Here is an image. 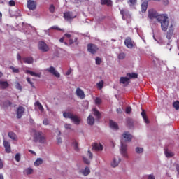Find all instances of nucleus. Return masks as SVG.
I'll use <instances>...</instances> for the list:
<instances>
[{
	"mask_svg": "<svg viewBox=\"0 0 179 179\" xmlns=\"http://www.w3.org/2000/svg\"><path fill=\"white\" fill-rule=\"evenodd\" d=\"M148 17L150 20L156 19L157 22L160 24L162 30L163 31H167L169 28V17L166 14L159 15L157 11L154 9H150L148 11Z\"/></svg>",
	"mask_w": 179,
	"mask_h": 179,
	"instance_id": "1",
	"label": "nucleus"
},
{
	"mask_svg": "<svg viewBox=\"0 0 179 179\" xmlns=\"http://www.w3.org/2000/svg\"><path fill=\"white\" fill-rule=\"evenodd\" d=\"M63 115L64 118L71 119V122L76 125H79L80 124V118L73 113L64 112Z\"/></svg>",
	"mask_w": 179,
	"mask_h": 179,
	"instance_id": "2",
	"label": "nucleus"
},
{
	"mask_svg": "<svg viewBox=\"0 0 179 179\" xmlns=\"http://www.w3.org/2000/svg\"><path fill=\"white\" fill-rule=\"evenodd\" d=\"M34 141L39 142L41 143H45V137L43 135V133L42 131H38L35 134V136H34Z\"/></svg>",
	"mask_w": 179,
	"mask_h": 179,
	"instance_id": "3",
	"label": "nucleus"
},
{
	"mask_svg": "<svg viewBox=\"0 0 179 179\" xmlns=\"http://www.w3.org/2000/svg\"><path fill=\"white\" fill-rule=\"evenodd\" d=\"M77 15H75L72 11H66L64 13V18L67 22H71L73 19L76 18Z\"/></svg>",
	"mask_w": 179,
	"mask_h": 179,
	"instance_id": "4",
	"label": "nucleus"
},
{
	"mask_svg": "<svg viewBox=\"0 0 179 179\" xmlns=\"http://www.w3.org/2000/svg\"><path fill=\"white\" fill-rule=\"evenodd\" d=\"M38 50H41L43 52H46L50 51V48L48 45L43 41H41L38 43Z\"/></svg>",
	"mask_w": 179,
	"mask_h": 179,
	"instance_id": "5",
	"label": "nucleus"
},
{
	"mask_svg": "<svg viewBox=\"0 0 179 179\" xmlns=\"http://www.w3.org/2000/svg\"><path fill=\"white\" fill-rule=\"evenodd\" d=\"M87 51L92 55H95L96 52L99 51V48L96 46V45L90 43L87 45Z\"/></svg>",
	"mask_w": 179,
	"mask_h": 179,
	"instance_id": "6",
	"label": "nucleus"
},
{
	"mask_svg": "<svg viewBox=\"0 0 179 179\" xmlns=\"http://www.w3.org/2000/svg\"><path fill=\"white\" fill-rule=\"evenodd\" d=\"M25 109L23 106H19L16 111L17 119H21L24 115Z\"/></svg>",
	"mask_w": 179,
	"mask_h": 179,
	"instance_id": "7",
	"label": "nucleus"
},
{
	"mask_svg": "<svg viewBox=\"0 0 179 179\" xmlns=\"http://www.w3.org/2000/svg\"><path fill=\"white\" fill-rule=\"evenodd\" d=\"M124 45H126L127 48L129 49L133 48L134 42L132 41V40L130 37H127L126 39H124Z\"/></svg>",
	"mask_w": 179,
	"mask_h": 179,
	"instance_id": "8",
	"label": "nucleus"
},
{
	"mask_svg": "<svg viewBox=\"0 0 179 179\" xmlns=\"http://www.w3.org/2000/svg\"><path fill=\"white\" fill-rule=\"evenodd\" d=\"M27 6L29 10H34L37 6V3L32 0H28Z\"/></svg>",
	"mask_w": 179,
	"mask_h": 179,
	"instance_id": "9",
	"label": "nucleus"
},
{
	"mask_svg": "<svg viewBox=\"0 0 179 179\" xmlns=\"http://www.w3.org/2000/svg\"><path fill=\"white\" fill-rule=\"evenodd\" d=\"M92 146L93 147V150L96 152H101L103 149V145L101 143H94L92 144Z\"/></svg>",
	"mask_w": 179,
	"mask_h": 179,
	"instance_id": "10",
	"label": "nucleus"
},
{
	"mask_svg": "<svg viewBox=\"0 0 179 179\" xmlns=\"http://www.w3.org/2000/svg\"><path fill=\"white\" fill-rule=\"evenodd\" d=\"M76 95L80 99H84L85 97L84 91L80 88H77V90H76Z\"/></svg>",
	"mask_w": 179,
	"mask_h": 179,
	"instance_id": "11",
	"label": "nucleus"
},
{
	"mask_svg": "<svg viewBox=\"0 0 179 179\" xmlns=\"http://www.w3.org/2000/svg\"><path fill=\"white\" fill-rule=\"evenodd\" d=\"M122 138L124 141L131 142L132 140V135L129 134V131H124L122 134Z\"/></svg>",
	"mask_w": 179,
	"mask_h": 179,
	"instance_id": "12",
	"label": "nucleus"
},
{
	"mask_svg": "<svg viewBox=\"0 0 179 179\" xmlns=\"http://www.w3.org/2000/svg\"><path fill=\"white\" fill-rule=\"evenodd\" d=\"M4 149L6 150V152L9 154L11 152V145L10 143L6 141H3V142Z\"/></svg>",
	"mask_w": 179,
	"mask_h": 179,
	"instance_id": "13",
	"label": "nucleus"
},
{
	"mask_svg": "<svg viewBox=\"0 0 179 179\" xmlns=\"http://www.w3.org/2000/svg\"><path fill=\"white\" fill-rule=\"evenodd\" d=\"M120 153L123 155V157H127V144H124L121 142V148H120Z\"/></svg>",
	"mask_w": 179,
	"mask_h": 179,
	"instance_id": "14",
	"label": "nucleus"
},
{
	"mask_svg": "<svg viewBox=\"0 0 179 179\" xmlns=\"http://www.w3.org/2000/svg\"><path fill=\"white\" fill-rule=\"evenodd\" d=\"M49 73L54 75L56 78H60V73L53 66L48 69Z\"/></svg>",
	"mask_w": 179,
	"mask_h": 179,
	"instance_id": "15",
	"label": "nucleus"
},
{
	"mask_svg": "<svg viewBox=\"0 0 179 179\" xmlns=\"http://www.w3.org/2000/svg\"><path fill=\"white\" fill-rule=\"evenodd\" d=\"M173 27L172 25H170L169 28V31L166 33V38L169 40H171L172 38V36L173 35Z\"/></svg>",
	"mask_w": 179,
	"mask_h": 179,
	"instance_id": "16",
	"label": "nucleus"
},
{
	"mask_svg": "<svg viewBox=\"0 0 179 179\" xmlns=\"http://www.w3.org/2000/svg\"><path fill=\"white\" fill-rule=\"evenodd\" d=\"M130 83V79L128 77H121L120 79V83L123 85H129Z\"/></svg>",
	"mask_w": 179,
	"mask_h": 179,
	"instance_id": "17",
	"label": "nucleus"
},
{
	"mask_svg": "<svg viewBox=\"0 0 179 179\" xmlns=\"http://www.w3.org/2000/svg\"><path fill=\"white\" fill-rule=\"evenodd\" d=\"M26 74H30L31 76L36 77V78H41V73H35L34 71H31V70H26L25 71Z\"/></svg>",
	"mask_w": 179,
	"mask_h": 179,
	"instance_id": "18",
	"label": "nucleus"
},
{
	"mask_svg": "<svg viewBox=\"0 0 179 179\" xmlns=\"http://www.w3.org/2000/svg\"><path fill=\"white\" fill-rule=\"evenodd\" d=\"M9 87V83L8 81L0 80V87L2 90H6Z\"/></svg>",
	"mask_w": 179,
	"mask_h": 179,
	"instance_id": "19",
	"label": "nucleus"
},
{
	"mask_svg": "<svg viewBox=\"0 0 179 179\" xmlns=\"http://www.w3.org/2000/svg\"><path fill=\"white\" fill-rule=\"evenodd\" d=\"M110 129H113L115 130L119 129L118 124L115 122H113L112 120H110Z\"/></svg>",
	"mask_w": 179,
	"mask_h": 179,
	"instance_id": "20",
	"label": "nucleus"
},
{
	"mask_svg": "<svg viewBox=\"0 0 179 179\" xmlns=\"http://www.w3.org/2000/svg\"><path fill=\"white\" fill-rule=\"evenodd\" d=\"M23 62L28 64H31L34 63V57H24Z\"/></svg>",
	"mask_w": 179,
	"mask_h": 179,
	"instance_id": "21",
	"label": "nucleus"
},
{
	"mask_svg": "<svg viewBox=\"0 0 179 179\" xmlns=\"http://www.w3.org/2000/svg\"><path fill=\"white\" fill-rule=\"evenodd\" d=\"M127 77L129 79H136L138 78V73H127Z\"/></svg>",
	"mask_w": 179,
	"mask_h": 179,
	"instance_id": "22",
	"label": "nucleus"
},
{
	"mask_svg": "<svg viewBox=\"0 0 179 179\" xmlns=\"http://www.w3.org/2000/svg\"><path fill=\"white\" fill-rule=\"evenodd\" d=\"M101 5L110 6H112V1L110 0H101Z\"/></svg>",
	"mask_w": 179,
	"mask_h": 179,
	"instance_id": "23",
	"label": "nucleus"
},
{
	"mask_svg": "<svg viewBox=\"0 0 179 179\" xmlns=\"http://www.w3.org/2000/svg\"><path fill=\"white\" fill-rule=\"evenodd\" d=\"M8 136L10 139H12L13 141H17V136H16V134L13 132V131H10L8 132Z\"/></svg>",
	"mask_w": 179,
	"mask_h": 179,
	"instance_id": "24",
	"label": "nucleus"
},
{
	"mask_svg": "<svg viewBox=\"0 0 179 179\" xmlns=\"http://www.w3.org/2000/svg\"><path fill=\"white\" fill-rule=\"evenodd\" d=\"M76 44V45H78L79 44V42H78V38L74 37V39L70 38L69 39V44L72 45V44Z\"/></svg>",
	"mask_w": 179,
	"mask_h": 179,
	"instance_id": "25",
	"label": "nucleus"
},
{
	"mask_svg": "<svg viewBox=\"0 0 179 179\" xmlns=\"http://www.w3.org/2000/svg\"><path fill=\"white\" fill-rule=\"evenodd\" d=\"M94 123V118L93 116H88L87 117V124L90 126H92Z\"/></svg>",
	"mask_w": 179,
	"mask_h": 179,
	"instance_id": "26",
	"label": "nucleus"
},
{
	"mask_svg": "<svg viewBox=\"0 0 179 179\" xmlns=\"http://www.w3.org/2000/svg\"><path fill=\"white\" fill-rule=\"evenodd\" d=\"M141 115H142L144 122L149 124V120L148 119V117L146 116V113L145 110H143L142 113H141Z\"/></svg>",
	"mask_w": 179,
	"mask_h": 179,
	"instance_id": "27",
	"label": "nucleus"
},
{
	"mask_svg": "<svg viewBox=\"0 0 179 179\" xmlns=\"http://www.w3.org/2000/svg\"><path fill=\"white\" fill-rule=\"evenodd\" d=\"M121 159L120 158H118L117 159H117L115 158L113 161V162H111V166L113 167H117L119 164V163L120 162Z\"/></svg>",
	"mask_w": 179,
	"mask_h": 179,
	"instance_id": "28",
	"label": "nucleus"
},
{
	"mask_svg": "<svg viewBox=\"0 0 179 179\" xmlns=\"http://www.w3.org/2000/svg\"><path fill=\"white\" fill-rule=\"evenodd\" d=\"M148 2H143V4L141 6V8L142 9V13H145V11L148 10Z\"/></svg>",
	"mask_w": 179,
	"mask_h": 179,
	"instance_id": "29",
	"label": "nucleus"
},
{
	"mask_svg": "<svg viewBox=\"0 0 179 179\" xmlns=\"http://www.w3.org/2000/svg\"><path fill=\"white\" fill-rule=\"evenodd\" d=\"M43 163V160L41 158H38V159H36L35 162H34V166H38L41 164H42Z\"/></svg>",
	"mask_w": 179,
	"mask_h": 179,
	"instance_id": "30",
	"label": "nucleus"
},
{
	"mask_svg": "<svg viewBox=\"0 0 179 179\" xmlns=\"http://www.w3.org/2000/svg\"><path fill=\"white\" fill-rule=\"evenodd\" d=\"M93 112H94V115L95 117H96V118L98 120H99L101 118V113L99 110H97L96 108H94L93 109Z\"/></svg>",
	"mask_w": 179,
	"mask_h": 179,
	"instance_id": "31",
	"label": "nucleus"
},
{
	"mask_svg": "<svg viewBox=\"0 0 179 179\" xmlns=\"http://www.w3.org/2000/svg\"><path fill=\"white\" fill-rule=\"evenodd\" d=\"M127 14H128V11L125 10L124 9H121L120 10V15H122V20H125V16L127 15Z\"/></svg>",
	"mask_w": 179,
	"mask_h": 179,
	"instance_id": "32",
	"label": "nucleus"
},
{
	"mask_svg": "<svg viewBox=\"0 0 179 179\" xmlns=\"http://www.w3.org/2000/svg\"><path fill=\"white\" fill-rule=\"evenodd\" d=\"M173 108L176 109V110H179V101H176L175 102H173Z\"/></svg>",
	"mask_w": 179,
	"mask_h": 179,
	"instance_id": "33",
	"label": "nucleus"
},
{
	"mask_svg": "<svg viewBox=\"0 0 179 179\" xmlns=\"http://www.w3.org/2000/svg\"><path fill=\"white\" fill-rule=\"evenodd\" d=\"M103 84H104L103 80H101L99 83L96 84L97 88L99 90H102L103 87Z\"/></svg>",
	"mask_w": 179,
	"mask_h": 179,
	"instance_id": "34",
	"label": "nucleus"
},
{
	"mask_svg": "<svg viewBox=\"0 0 179 179\" xmlns=\"http://www.w3.org/2000/svg\"><path fill=\"white\" fill-rule=\"evenodd\" d=\"M36 106H38V110H41V113H43L44 108L40 102H36Z\"/></svg>",
	"mask_w": 179,
	"mask_h": 179,
	"instance_id": "35",
	"label": "nucleus"
},
{
	"mask_svg": "<svg viewBox=\"0 0 179 179\" xmlns=\"http://www.w3.org/2000/svg\"><path fill=\"white\" fill-rule=\"evenodd\" d=\"M90 174V170L89 167H85L83 171V175L87 176V175Z\"/></svg>",
	"mask_w": 179,
	"mask_h": 179,
	"instance_id": "36",
	"label": "nucleus"
},
{
	"mask_svg": "<svg viewBox=\"0 0 179 179\" xmlns=\"http://www.w3.org/2000/svg\"><path fill=\"white\" fill-rule=\"evenodd\" d=\"M95 105L99 106L102 103V100L99 97H96L94 99Z\"/></svg>",
	"mask_w": 179,
	"mask_h": 179,
	"instance_id": "37",
	"label": "nucleus"
},
{
	"mask_svg": "<svg viewBox=\"0 0 179 179\" xmlns=\"http://www.w3.org/2000/svg\"><path fill=\"white\" fill-rule=\"evenodd\" d=\"M14 159L16 160L17 162H20L21 160V155L20 153H17L15 157H14Z\"/></svg>",
	"mask_w": 179,
	"mask_h": 179,
	"instance_id": "38",
	"label": "nucleus"
},
{
	"mask_svg": "<svg viewBox=\"0 0 179 179\" xmlns=\"http://www.w3.org/2000/svg\"><path fill=\"white\" fill-rule=\"evenodd\" d=\"M165 155L166 157L171 158L174 156V154L173 152H165Z\"/></svg>",
	"mask_w": 179,
	"mask_h": 179,
	"instance_id": "39",
	"label": "nucleus"
},
{
	"mask_svg": "<svg viewBox=\"0 0 179 179\" xmlns=\"http://www.w3.org/2000/svg\"><path fill=\"white\" fill-rule=\"evenodd\" d=\"M125 57H126V55L124 52L120 53L119 55L117 56L119 59H125Z\"/></svg>",
	"mask_w": 179,
	"mask_h": 179,
	"instance_id": "40",
	"label": "nucleus"
},
{
	"mask_svg": "<svg viewBox=\"0 0 179 179\" xmlns=\"http://www.w3.org/2000/svg\"><path fill=\"white\" fill-rule=\"evenodd\" d=\"M34 172V170L31 168H28L25 170V173L27 175H30Z\"/></svg>",
	"mask_w": 179,
	"mask_h": 179,
	"instance_id": "41",
	"label": "nucleus"
},
{
	"mask_svg": "<svg viewBox=\"0 0 179 179\" xmlns=\"http://www.w3.org/2000/svg\"><path fill=\"white\" fill-rule=\"evenodd\" d=\"M102 63V60L101 59L100 57H96V59H95V64L96 65H100Z\"/></svg>",
	"mask_w": 179,
	"mask_h": 179,
	"instance_id": "42",
	"label": "nucleus"
},
{
	"mask_svg": "<svg viewBox=\"0 0 179 179\" xmlns=\"http://www.w3.org/2000/svg\"><path fill=\"white\" fill-rule=\"evenodd\" d=\"M136 152L137 154H141L143 152V148H139V147H137L136 148Z\"/></svg>",
	"mask_w": 179,
	"mask_h": 179,
	"instance_id": "43",
	"label": "nucleus"
},
{
	"mask_svg": "<svg viewBox=\"0 0 179 179\" xmlns=\"http://www.w3.org/2000/svg\"><path fill=\"white\" fill-rule=\"evenodd\" d=\"M10 69L13 71V73H18L20 72L19 69L15 68L14 66H10Z\"/></svg>",
	"mask_w": 179,
	"mask_h": 179,
	"instance_id": "44",
	"label": "nucleus"
},
{
	"mask_svg": "<svg viewBox=\"0 0 179 179\" xmlns=\"http://www.w3.org/2000/svg\"><path fill=\"white\" fill-rule=\"evenodd\" d=\"M15 88L21 92L22 91V86H21L20 83L17 82L15 83Z\"/></svg>",
	"mask_w": 179,
	"mask_h": 179,
	"instance_id": "45",
	"label": "nucleus"
},
{
	"mask_svg": "<svg viewBox=\"0 0 179 179\" xmlns=\"http://www.w3.org/2000/svg\"><path fill=\"white\" fill-rule=\"evenodd\" d=\"M74 149L76 152L79 151V144L76 141L74 142Z\"/></svg>",
	"mask_w": 179,
	"mask_h": 179,
	"instance_id": "46",
	"label": "nucleus"
},
{
	"mask_svg": "<svg viewBox=\"0 0 179 179\" xmlns=\"http://www.w3.org/2000/svg\"><path fill=\"white\" fill-rule=\"evenodd\" d=\"M136 0H129L128 3H129L130 6H135L136 3Z\"/></svg>",
	"mask_w": 179,
	"mask_h": 179,
	"instance_id": "47",
	"label": "nucleus"
},
{
	"mask_svg": "<svg viewBox=\"0 0 179 179\" xmlns=\"http://www.w3.org/2000/svg\"><path fill=\"white\" fill-rule=\"evenodd\" d=\"M87 156L90 158V159H93V154H92V152H90V150H88Z\"/></svg>",
	"mask_w": 179,
	"mask_h": 179,
	"instance_id": "48",
	"label": "nucleus"
},
{
	"mask_svg": "<svg viewBox=\"0 0 179 179\" xmlns=\"http://www.w3.org/2000/svg\"><path fill=\"white\" fill-rule=\"evenodd\" d=\"M131 111H132V109H131V107H129V106L127 107V108H126V113L130 114L131 113Z\"/></svg>",
	"mask_w": 179,
	"mask_h": 179,
	"instance_id": "49",
	"label": "nucleus"
},
{
	"mask_svg": "<svg viewBox=\"0 0 179 179\" xmlns=\"http://www.w3.org/2000/svg\"><path fill=\"white\" fill-rule=\"evenodd\" d=\"M51 29H54V30H57V31H62V29L59 27H58L57 26L51 27Z\"/></svg>",
	"mask_w": 179,
	"mask_h": 179,
	"instance_id": "50",
	"label": "nucleus"
},
{
	"mask_svg": "<svg viewBox=\"0 0 179 179\" xmlns=\"http://www.w3.org/2000/svg\"><path fill=\"white\" fill-rule=\"evenodd\" d=\"M83 162L85 163V164H90V161L85 157H83Z\"/></svg>",
	"mask_w": 179,
	"mask_h": 179,
	"instance_id": "51",
	"label": "nucleus"
},
{
	"mask_svg": "<svg viewBox=\"0 0 179 179\" xmlns=\"http://www.w3.org/2000/svg\"><path fill=\"white\" fill-rule=\"evenodd\" d=\"M49 10H50L51 13H53L55 12V6L53 5H51L50 8H49Z\"/></svg>",
	"mask_w": 179,
	"mask_h": 179,
	"instance_id": "52",
	"label": "nucleus"
},
{
	"mask_svg": "<svg viewBox=\"0 0 179 179\" xmlns=\"http://www.w3.org/2000/svg\"><path fill=\"white\" fill-rule=\"evenodd\" d=\"M27 82H28L29 84H31V87H34V83H32L31 81V78H27Z\"/></svg>",
	"mask_w": 179,
	"mask_h": 179,
	"instance_id": "53",
	"label": "nucleus"
},
{
	"mask_svg": "<svg viewBox=\"0 0 179 179\" xmlns=\"http://www.w3.org/2000/svg\"><path fill=\"white\" fill-rule=\"evenodd\" d=\"M4 103L6 104V106H8V107L12 106V103L10 102V101H6Z\"/></svg>",
	"mask_w": 179,
	"mask_h": 179,
	"instance_id": "54",
	"label": "nucleus"
},
{
	"mask_svg": "<svg viewBox=\"0 0 179 179\" xmlns=\"http://www.w3.org/2000/svg\"><path fill=\"white\" fill-rule=\"evenodd\" d=\"M9 6H15V1L10 0V1H9Z\"/></svg>",
	"mask_w": 179,
	"mask_h": 179,
	"instance_id": "55",
	"label": "nucleus"
},
{
	"mask_svg": "<svg viewBox=\"0 0 179 179\" xmlns=\"http://www.w3.org/2000/svg\"><path fill=\"white\" fill-rule=\"evenodd\" d=\"M64 128L66 129H71V124H64Z\"/></svg>",
	"mask_w": 179,
	"mask_h": 179,
	"instance_id": "56",
	"label": "nucleus"
},
{
	"mask_svg": "<svg viewBox=\"0 0 179 179\" xmlns=\"http://www.w3.org/2000/svg\"><path fill=\"white\" fill-rule=\"evenodd\" d=\"M43 124H44V125L47 126L49 124V122L48 120V119H45L44 120H43Z\"/></svg>",
	"mask_w": 179,
	"mask_h": 179,
	"instance_id": "57",
	"label": "nucleus"
},
{
	"mask_svg": "<svg viewBox=\"0 0 179 179\" xmlns=\"http://www.w3.org/2000/svg\"><path fill=\"white\" fill-rule=\"evenodd\" d=\"M147 179H155V177L153 174H150Z\"/></svg>",
	"mask_w": 179,
	"mask_h": 179,
	"instance_id": "58",
	"label": "nucleus"
},
{
	"mask_svg": "<svg viewBox=\"0 0 179 179\" xmlns=\"http://www.w3.org/2000/svg\"><path fill=\"white\" fill-rule=\"evenodd\" d=\"M3 167V164L2 159H0V169H2Z\"/></svg>",
	"mask_w": 179,
	"mask_h": 179,
	"instance_id": "59",
	"label": "nucleus"
},
{
	"mask_svg": "<svg viewBox=\"0 0 179 179\" xmlns=\"http://www.w3.org/2000/svg\"><path fill=\"white\" fill-rule=\"evenodd\" d=\"M71 69H69V70L67 71V72H66V76H69V75H71Z\"/></svg>",
	"mask_w": 179,
	"mask_h": 179,
	"instance_id": "60",
	"label": "nucleus"
},
{
	"mask_svg": "<svg viewBox=\"0 0 179 179\" xmlns=\"http://www.w3.org/2000/svg\"><path fill=\"white\" fill-rule=\"evenodd\" d=\"M64 36H66V38H70L71 37V35L70 34H65Z\"/></svg>",
	"mask_w": 179,
	"mask_h": 179,
	"instance_id": "61",
	"label": "nucleus"
},
{
	"mask_svg": "<svg viewBox=\"0 0 179 179\" xmlns=\"http://www.w3.org/2000/svg\"><path fill=\"white\" fill-rule=\"evenodd\" d=\"M122 113V109L120 108L117 109V113Z\"/></svg>",
	"mask_w": 179,
	"mask_h": 179,
	"instance_id": "62",
	"label": "nucleus"
},
{
	"mask_svg": "<svg viewBox=\"0 0 179 179\" xmlns=\"http://www.w3.org/2000/svg\"><path fill=\"white\" fill-rule=\"evenodd\" d=\"M57 143H58V144H60V143H62V139H61V138H57Z\"/></svg>",
	"mask_w": 179,
	"mask_h": 179,
	"instance_id": "63",
	"label": "nucleus"
},
{
	"mask_svg": "<svg viewBox=\"0 0 179 179\" xmlns=\"http://www.w3.org/2000/svg\"><path fill=\"white\" fill-rule=\"evenodd\" d=\"M176 171H178V173L179 174V165H176Z\"/></svg>",
	"mask_w": 179,
	"mask_h": 179,
	"instance_id": "64",
	"label": "nucleus"
}]
</instances>
